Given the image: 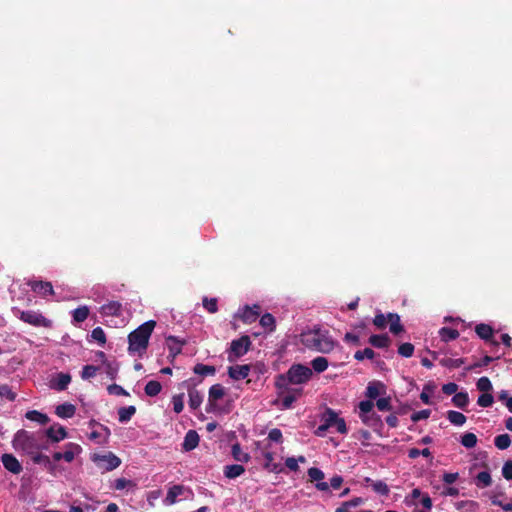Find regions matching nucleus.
I'll return each mask as SVG.
<instances>
[{"label": "nucleus", "mask_w": 512, "mask_h": 512, "mask_svg": "<svg viewBox=\"0 0 512 512\" xmlns=\"http://www.w3.org/2000/svg\"><path fill=\"white\" fill-rule=\"evenodd\" d=\"M299 342L308 350L328 354L337 346L329 331L315 325L299 334Z\"/></svg>", "instance_id": "obj_1"}, {"label": "nucleus", "mask_w": 512, "mask_h": 512, "mask_svg": "<svg viewBox=\"0 0 512 512\" xmlns=\"http://www.w3.org/2000/svg\"><path fill=\"white\" fill-rule=\"evenodd\" d=\"M12 447L15 451L28 456L38 450H47L48 444L44 441L42 431L30 432L20 429L13 436Z\"/></svg>", "instance_id": "obj_2"}, {"label": "nucleus", "mask_w": 512, "mask_h": 512, "mask_svg": "<svg viewBox=\"0 0 512 512\" xmlns=\"http://www.w3.org/2000/svg\"><path fill=\"white\" fill-rule=\"evenodd\" d=\"M156 326V322L153 320H149L143 324H141L138 328L132 331L128 335V352L131 355H137L142 357L149 344V339L153 333V330Z\"/></svg>", "instance_id": "obj_3"}, {"label": "nucleus", "mask_w": 512, "mask_h": 512, "mask_svg": "<svg viewBox=\"0 0 512 512\" xmlns=\"http://www.w3.org/2000/svg\"><path fill=\"white\" fill-rule=\"evenodd\" d=\"M320 422L321 424L315 430V435L318 437L326 436L331 429L340 434H347L348 432L344 418L340 417L339 413L331 408L324 410L320 416Z\"/></svg>", "instance_id": "obj_4"}, {"label": "nucleus", "mask_w": 512, "mask_h": 512, "mask_svg": "<svg viewBox=\"0 0 512 512\" xmlns=\"http://www.w3.org/2000/svg\"><path fill=\"white\" fill-rule=\"evenodd\" d=\"M312 375V369L302 364H294L287 371L288 381L296 385L308 382Z\"/></svg>", "instance_id": "obj_5"}, {"label": "nucleus", "mask_w": 512, "mask_h": 512, "mask_svg": "<svg viewBox=\"0 0 512 512\" xmlns=\"http://www.w3.org/2000/svg\"><path fill=\"white\" fill-rule=\"evenodd\" d=\"M251 346V340L248 336H241L231 342L228 350V361L235 362L237 359L245 355Z\"/></svg>", "instance_id": "obj_6"}, {"label": "nucleus", "mask_w": 512, "mask_h": 512, "mask_svg": "<svg viewBox=\"0 0 512 512\" xmlns=\"http://www.w3.org/2000/svg\"><path fill=\"white\" fill-rule=\"evenodd\" d=\"M91 459L99 469L104 471H112L118 468L121 464L120 458L112 452H107L105 454H93Z\"/></svg>", "instance_id": "obj_7"}, {"label": "nucleus", "mask_w": 512, "mask_h": 512, "mask_svg": "<svg viewBox=\"0 0 512 512\" xmlns=\"http://www.w3.org/2000/svg\"><path fill=\"white\" fill-rule=\"evenodd\" d=\"M19 318L35 327H51V320L45 318L40 312L27 310L21 311Z\"/></svg>", "instance_id": "obj_8"}, {"label": "nucleus", "mask_w": 512, "mask_h": 512, "mask_svg": "<svg viewBox=\"0 0 512 512\" xmlns=\"http://www.w3.org/2000/svg\"><path fill=\"white\" fill-rule=\"evenodd\" d=\"M190 495H192L191 490L186 488L185 486L173 485L168 489L167 495L163 502L165 505L170 506L175 504L179 499H186Z\"/></svg>", "instance_id": "obj_9"}, {"label": "nucleus", "mask_w": 512, "mask_h": 512, "mask_svg": "<svg viewBox=\"0 0 512 512\" xmlns=\"http://www.w3.org/2000/svg\"><path fill=\"white\" fill-rule=\"evenodd\" d=\"M89 425L93 429L89 434V439L97 444H106L111 434L110 429L95 421H91Z\"/></svg>", "instance_id": "obj_10"}, {"label": "nucleus", "mask_w": 512, "mask_h": 512, "mask_svg": "<svg viewBox=\"0 0 512 512\" xmlns=\"http://www.w3.org/2000/svg\"><path fill=\"white\" fill-rule=\"evenodd\" d=\"M260 315V306L259 305H245L242 308H239L235 313L234 318L240 319L246 324H251L257 320Z\"/></svg>", "instance_id": "obj_11"}, {"label": "nucleus", "mask_w": 512, "mask_h": 512, "mask_svg": "<svg viewBox=\"0 0 512 512\" xmlns=\"http://www.w3.org/2000/svg\"><path fill=\"white\" fill-rule=\"evenodd\" d=\"M475 332L485 342L489 343L494 349L499 347V342L493 337L494 329L489 324L480 323L475 327Z\"/></svg>", "instance_id": "obj_12"}, {"label": "nucleus", "mask_w": 512, "mask_h": 512, "mask_svg": "<svg viewBox=\"0 0 512 512\" xmlns=\"http://www.w3.org/2000/svg\"><path fill=\"white\" fill-rule=\"evenodd\" d=\"M225 395V389L221 384H214L209 389L207 412L215 411L218 408L217 401Z\"/></svg>", "instance_id": "obj_13"}, {"label": "nucleus", "mask_w": 512, "mask_h": 512, "mask_svg": "<svg viewBox=\"0 0 512 512\" xmlns=\"http://www.w3.org/2000/svg\"><path fill=\"white\" fill-rule=\"evenodd\" d=\"M1 462L4 468L12 474L18 475L22 471L21 463L13 454L4 453L1 456Z\"/></svg>", "instance_id": "obj_14"}, {"label": "nucleus", "mask_w": 512, "mask_h": 512, "mask_svg": "<svg viewBox=\"0 0 512 512\" xmlns=\"http://www.w3.org/2000/svg\"><path fill=\"white\" fill-rule=\"evenodd\" d=\"M43 436H46L52 442L58 443L67 438V431L62 425L53 424L43 432Z\"/></svg>", "instance_id": "obj_15"}, {"label": "nucleus", "mask_w": 512, "mask_h": 512, "mask_svg": "<svg viewBox=\"0 0 512 512\" xmlns=\"http://www.w3.org/2000/svg\"><path fill=\"white\" fill-rule=\"evenodd\" d=\"M28 285L40 296L46 297L47 295L54 294V290L50 282L31 280L28 282Z\"/></svg>", "instance_id": "obj_16"}, {"label": "nucleus", "mask_w": 512, "mask_h": 512, "mask_svg": "<svg viewBox=\"0 0 512 512\" xmlns=\"http://www.w3.org/2000/svg\"><path fill=\"white\" fill-rule=\"evenodd\" d=\"M71 382V376L67 373H58L50 381V387L57 391L65 390Z\"/></svg>", "instance_id": "obj_17"}, {"label": "nucleus", "mask_w": 512, "mask_h": 512, "mask_svg": "<svg viewBox=\"0 0 512 512\" xmlns=\"http://www.w3.org/2000/svg\"><path fill=\"white\" fill-rule=\"evenodd\" d=\"M249 372H250V365H247V364L234 365V366H230L228 368L229 377L236 381L245 379L249 375Z\"/></svg>", "instance_id": "obj_18"}, {"label": "nucleus", "mask_w": 512, "mask_h": 512, "mask_svg": "<svg viewBox=\"0 0 512 512\" xmlns=\"http://www.w3.org/2000/svg\"><path fill=\"white\" fill-rule=\"evenodd\" d=\"M122 305L118 301H110L100 308L102 316H119L121 314Z\"/></svg>", "instance_id": "obj_19"}, {"label": "nucleus", "mask_w": 512, "mask_h": 512, "mask_svg": "<svg viewBox=\"0 0 512 512\" xmlns=\"http://www.w3.org/2000/svg\"><path fill=\"white\" fill-rule=\"evenodd\" d=\"M81 451L82 448L80 447V445L72 442L67 443L64 446L63 460L68 463H71L75 459V457L81 453Z\"/></svg>", "instance_id": "obj_20"}, {"label": "nucleus", "mask_w": 512, "mask_h": 512, "mask_svg": "<svg viewBox=\"0 0 512 512\" xmlns=\"http://www.w3.org/2000/svg\"><path fill=\"white\" fill-rule=\"evenodd\" d=\"M199 444V435L195 430H189L182 444V448L185 451H191L195 449Z\"/></svg>", "instance_id": "obj_21"}, {"label": "nucleus", "mask_w": 512, "mask_h": 512, "mask_svg": "<svg viewBox=\"0 0 512 512\" xmlns=\"http://www.w3.org/2000/svg\"><path fill=\"white\" fill-rule=\"evenodd\" d=\"M76 407L71 403H63L56 407L55 414L63 419L71 418L75 415Z\"/></svg>", "instance_id": "obj_22"}, {"label": "nucleus", "mask_w": 512, "mask_h": 512, "mask_svg": "<svg viewBox=\"0 0 512 512\" xmlns=\"http://www.w3.org/2000/svg\"><path fill=\"white\" fill-rule=\"evenodd\" d=\"M25 418L30 421L36 422L42 426L48 424L50 421V418L46 414L37 410L27 411L25 414Z\"/></svg>", "instance_id": "obj_23"}, {"label": "nucleus", "mask_w": 512, "mask_h": 512, "mask_svg": "<svg viewBox=\"0 0 512 512\" xmlns=\"http://www.w3.org/2000/svg\"><path fill=\"white\" fill-rule=\"evenodd\" d=\"M166 342H167V346L170 351V354L173 356L178 355L182 350V346L184 345V341L178 339L175 336L167 337Z\"/></svg>", "instance_id": "obj_24"}, {"label": "nucleus", "mask_w": 512, "mask_h": 512, "mask_svg": "<svg viewBox=\"0 0 512 512\" xmlns=\"http://www.w3.org/2000/svg\"><path fill=\"white\" fill-rule=\"evenodd\" d=\"M189 406L192 410H196L200 407L203 402V395L196 389L192 388L188 390Z\"/></svg>", "instance_id": "obj_25"}, {"label": "nucleus", "mask_w": 512, "mask_h": 512, "mask_svg": "<svg viewBox=\"0 0 512 512\" xmlns=\"http://www.w3.org/2000/svg\"><path fill=\"white\" fill-rule=\"evenodd\" d=\"M364 503L361 497H355L349 501H345L339 506L335 512H351V509L356 508Z\"/></svg>", "instance_id": "obj_26"}, {"label": "nucleus", "mask_w": 512, "mask_h": 512, "mask_svg": "<svg viewBox=\"0 0 512 512\" xmlns=\"http://www.w3.org/2000/svg\"><path fill=\"white\" fill-rule=\"evenodd\" d=\"M245 472V468L240 464L227 465L224 468V475L229 479L241 476Z\"/></svg>", "instance_id": "obj_27"}, {"label": "nucleus", "mask_w": 512, "mask_h": 512, "mask_svg": "<svg viewBox=\"0 0 512 512\" xmlns=\"http://www.w3.org/2000/svg\"><path fill=\"white\" fill-rule=\"evenodd\" d=\"M374 407V403L371 400L361 401L359 403V414L363 422L367 423L370 418V413L372 412Z\"/></svg>", "instance_id": "obj_28"}, {"label": "nucleus", "mask_w": 512, "mask_h": 512, "mask_svg": "<svg viewBox=\"0 0 512 512\" xmlns=\"http://www.w3.org/2000/svg\"><path fill=\"white\" fill-rule=\"evenodd\" d=\"M231 453L238 462L247 463L250 460V455L244 452L238 443L232 445Z\"/></svg>", "instance_id": "obj_29"}, {"label": "nucleus", "mask_w": 512, "mask_h": 512, "mask_svg": "<svg viewBox=\"0 0 512 512\" xmlns=\"http://www.w3.org/2000/svg\"><path fill=\"white\" fill-rule=\"evenodd\" d=\"M369 343L376 348H386L390 343V339L387 334L372 335L369 338Z\"/></svg>", "instance_id": "obj_30"}, {"label": "nucleus", "mask_w": 512, "mask_h": 512, "mask_svg": "<svg viewBox=\"0 0 512 512\" xmlns=\"http://www.w3.org/2000/svg\"><path fill=\"white\" fill-rule=\"evenodd\" d=\"M389 322L390 332L393 334H399L403 331V326L400 323V317L397 314L389 313L387 315Z\"/></svg>", "instance_id": "obj_31"}, {"label": "nucleus", "mask_w": 512, "mask_h": 512, "mask_svg": "<svg viewBox=\"0 0 512 512\" xmlns=\"http://www.w3.org/2000/svg\"><path fill=\"white\" fill-rule=\"evenodd\" d=\"M136 413L135 406L121 407L118 410L119 421L121 423H127L131 420L133 415Z\"/></svg>", "instance_id": "obj_32"}, {"label": "nucleus", "mask_w": 512, "mask_h": 512, "mask_svg": "<svg viewBox=\"0 0 512 512\" xmlns=\"http://www.w3.org/2000/svg\"><path fill=\"white\" fill-rule=\"evenodd\" d=\"M477 442H478V438H477L476 434H474L472 432H466L460 438L461 445L467 449L474 448L476 446Z\"/></svg>", "instance_id": "obj_33"}, {"label": "nucleus", "mask_w": 512, "mask_h": 512, "mask_svg": "<svg viewBox=\"0 0 512 512\" xmlns=\"http://www.w3.org/2000/svg\"><path fill=\"white\" fill-rule=\"evenodd\" d=\"M384 386L380 382H370L366 389V396L369 399H376L381 394V389Z\"/></svg>", "instance_id": "obj_34"}, {"label": "nucleus", "mask_w": 512, "mask_h": 512, "mask_svg": "<svg viewBox=\"0 0 512 512\" xmlns=\"http://www.w3.org/2000/svg\"><path fill=\"white\" fill-rule=\"evenodd\" d=\"M312 369L317 373L324 372L328 366V360L325 357L318 356L311 361Z\"/></svg>", "instance_id": "obj_35"}, {"label": "nucleus", "mask_w": 512, "mask_h": 512, "mask_svg": "<svg viewBox=\"0 0 512 512\" xmlns=\"http://www.w3.org/2000/svg\"><path fill=\"white\" fill-rule=\"evenodd\" d=\"M73 320L77 323L84 322L89 316V308L80 306L72 311Z\"/></svg>", "instance_id": "obj_36"}, {"label": "nucleus", "mask_w": 512, "mask_h": 512, "mask_svg": "<svg viewBox=\"0 0 512 512\" xmlns=\"http://www.w3.org/2000/svg\"><path fill=\"white\" fill-rule=\"evenodd\" d=\"M34 464H39L43 466L50 465V458L42 453V450H38L37 452H33L28 455Z\"/></svg>", "instance_id": "obj_37"}, {"label": "nucleus", "mask_w": 512, "mask_h": 512, "mask_svg": "<svg viewBox=\"0 0 512 512\" xmlns=\"http://www.w3.org/2000/svg\"><path fill=\"white\" fill-rule=\"evenodd\" d=\"M452 403L460 408V409H464L468 403H469V398H468V394L466 392H459V393H456L453 397H452Z\"/></svg>", "instance_id": "obj_38"}, {"label": "nucleus", "mask_w": 512, "mask_h": 512, "mask_svg": "<svg viewBox=\"0 0 512 512\" xmlns=\"http://www.w3.org/2000/svg\"><path fill=\"white\" fill-rule=\"evenodd\" d=\"M492 483L491 475L488 471H481L476 476V485L484 488L490 486Z\"/></svg>", "instance_id": "obj_39"}, {"label": "nucleus", "mask_w": 512, "mask_h": 512, "mask_svg": "<svg viewBox=\"0 0 512 512\" xmlns=\"http://www.w3.org/2000/svg\"><path fill=\"white\" fill-rule=\"evenodd\" d=\"M495 446L500 450H505L511 445V437L508 434H500L494 438Z\"/></svg>", "instance_id": "obj_40"}, {"label": "nucleus", "mask_w": 512, "mask_h": 512, "mask_svg": "<svg viewBox=\"0 0 512 512\" xmlns=\"http://www.w3.org/2000/svg\"><path fill=\"white\" fill-rule=\"evenodd\" d=\"M195 374L201 375V376H208V375H214L216 372V369L214 366L205 365V364H196L193 369Z\"/></svg>", "instance_id": "obj_41"}, {"label": "nucleus", "mask_w": 512, "mask_h": 512, "mask_svg": "<svg viewBox=\"0 0 512 512\" xmlns=\"http://www.w3.org/2000/svg\"><path fill=\"white\" fill-rule=\"evenodd\" d=\"M162 386L158 381L151 380L145 386V393L148 396L154 397L161 392Z\"/></svg>", "instance_id": "obj_42"}, {"label": "nucleus", "mask_w": 512, "mask_h": 512, "mask_svg": "<svg viewBox=\"0 0 512 512\" xmlns=\"http://www.w3.org/2000/svg\"><path fill=\"white\" fill-rule=\"evenodd\" d=\"M260 324L263 328L273 331L275 328V319L272 314L266 313L260 318Z\"/></svg>", "instance_id": "obj_43"}, {"label": "nucleus", "mask_w": 512, "mask_h": 512, "mask_svg": "<svg viewBox=\"0 0 512 512\" xmlns=\"http://www.w3.org/2000/svg\"><path fill=\"white\" fill-rule=\"evenodd\" d=\"M371 486L373 490L380 495L387 496L389 494L390 490L388 485L381 480L371 481Z\"/></svg>", "instance_id": "obj_44"}, {"label": "nucleus", "mask_w": 512, "mask_h": 512, "mask_svg": "<svg viewBox=\"0 0 512 512\" xmlns=\"http://www.w3.org/2000/svg\"><path fill=\"white\" fill-rule=\"evenodd\" d=\"M467 418L466 416L458 411H452L450 410V423L455 426H462L465 424Z\"/></svg>", "instance_id": "obj_45"}, {"label": "nucleus", "mask_w": 512, "mask_h": 512, "mask_svg": "<svg viewBox=\"0 0 512 512\" xmlns=\"http://www.w3.org/2000/svg\"><path fill=\"white\" fill-rule=\"evenodd\" d=\"M173 410L179 414L184 409V394H177L172 397Z\"/></svg>", "instance_id": "obj_46"}, {"label": "nucleus", "mask_w": 512, "mask_h": 512, "mask_svg": "<svg viewBox=\"0 0 512 512\" xmlns=\"http://www.w3.org/2000/svg\"><path fill=\"white\" fill-rule=\"evenodd\" d=\"M307 473L310 481L315 483L319 482L320 480H324L325 477L324 472L316 467L309 468Z\"/></svg>", "instance_id": "obj_47"}, {"label": "nucleus", "mask_w": 512, "mask_h": 512, "mask_svg": "<svg viewBox=\"0 0 512 512\" xmlns=\"http://www.w3.org/2000/svg\"><path fill=\"white\" fill-rule=\"evenodd\" d=\"M421 496H422V492L418 488H415L412 490V492L408 496H406L405 503L407 505L418 506V501Z\"/></svg>", "instance_id": "obj_48"}, {"label": "nucleus", "mask_w": 512, "mask_h": 512, "mask_svg": "<svg viewBox=\"0 0 512 512\" xmlns=\"http://www.w3.org/2000/svg\"><path fill=\"white\" fill-rule=\"evenodd\" d=\"M494 402V398L492 396V394H490L489 392H485V393H482L479 397H478V400H477V404L480 406V407H490Z\"/></svg>", "instance_id": "obj_49"}, {"label": "nucleus", "mask_w": 512, "mask_h": 512, "mask_svg": "<svg viewBox=\"0 0 512 512\" xmlns=\"http://www.w3.org/2000/svg\"><path fill=\"white\" fill-rule=\"evenodd\" d=\"M91 337L102 346L106 343V335L101 327L94 328L91 332Z\"/></svg>", "instance_id": "obj_50"}, {"label": "nucleus", "mask_w": 512, "mask_h": 512, "mask_svg": "<svg viewBox=\"0 0 512 512\" xmlns=\"http://www.w3.org/2000/svg\"><path fill=\"white\" fill-rule=\"evenodd\" d=\"M477 389L483 393L490 392L492 390V383L488 377H481L476 383Z\"/></svg>", "instance_id": "obj_51"}, {"label": "nucleus", "mask_w": 512, "mask_h": 512, "mask_svg": "<svg viewBox=\"0 0 512 512\" xmlns=\"http://www.w3.org/2000/svg\"><path fill=\"white\" fill-rule=\"evenodd\" d=\"M203 306L209 313H216L218 310L216 298H203Z\"/></svg>", "instance_id": "obj_52"}, {"label": "nucleus", "mask_w": 512, "mask_h": 512, "mask_svg": "<svg viewBox=\"0 0 512 512\" xmlns=\"http://www.w3.org/2000/svg\"><path fill=\"white\" fill-rule=\"evenodd\" d=\"M375 356V352L371 348H365L364 350H359L355 353L354 357L356 360L362 361L364 359H373Z\"/></svg>", "instance_id": "obj_53"}, {"label": "nucleus", "mask_w": 512, "mask_h": 512, "mask_svg": "<svg viewBox=\"0 0 512 512\" xmlns=\"http://www.w3.org/2000/svg\"><path fill=\"white\" fill-rule=\"evenodd\" d=\"M97 371H98V367L93 366V365H86L82 369L81 377L84 380H88L90 378H93L96 375Z\"/></svg>", "instance_id": "obj_54"}, {"label": "nucleus", "mask_w": 512, "mask_h": 512, "mask_svg": "<svg viewBox=\"0 0 512 512\" xmlns=\"http://www.w3.org/2000/svg\"><path fill=\"white\" fill-rule=\"evenodd\" d=\"M107 391L110 395H117V396H128L129 393L120 385L117 384H111L108 386Z\"/></svg>", "instance_id": "obj_55"}, {"label": "nucleus", "mask_w": 512, "mask_h": 512, "mask_svg": "<svg viewBox=\"0 0 512 512\" xmlns=\"http://www.w3.org/2000/svg\"><path fill=\"white\" fill-rule=\"evenodd\" d=\"M0 397H4L10 401H14L16 399V394L10 389L8 385L0 384Z\"/></svg>", "instance_id": "obj_56"}, {"label": "nucleus", "mask_w": 512, "mask_h": 512, "mask_svg": "<svg viewBox=\"0 0 512 512\" xmlns=\"http://www.w3.org/2000/svg\"><path fill=\"white\" fill-rule=\"evenodd\" d=\"M414 352V346L411 343H403L398 348V353L403 357H411Z\"/></svg>", "instance_id": "obj_57"}, {"label": "nucleus", "mask_w": 512, "mask_h": 512, "mask_svg": "<svg viewBox=\"0 0 512 512\" xmlns=\"http://www.w3.org/2000/svg\"><path fill=\"white\" fill-rule=\"evenodd\" d=\"M103 365H104L105 373L107 374V376L110 377L111 379H115L117 372H118L117 365L115 363L108 362V361L105 362Z\"/></svg>", "instance_id": "obj_58"}, {"label": "nucleus", "mask_w": 512, "mask_h": 512, "mask_svg": "<svg viewBox=\"0 0 512 512\" xmlns=\"http://www.w3.org/2000/svg\"><path fill=\"white\" fill-rule=\"evenodd\" d=\"M420 455L424 456V457H429L431 455L430 453V450L428 448H425L423 450H420V449H417V448H411L409 451H408V456L411 458V459H416L417 457H419Z\"/></svg>", "instance_id": "obj_59"}, {"label": "nucleus", "mask_w": 512, "mask_h": 512, "mask_svg": "<svg viewBox=\"0 0 512 512\" xmlns=\"http://www.w3.org/2000/svg\"><path fill=\"white\" fill-rule=\"evenodd\" d=\"M373 323L377 328L383 329L388 323V317L381 313L377 314L373 320Z\"/></svg>", "instance_id": "obj_60"}, {"label": "nucleus", "mask_w": 512, "mask_h": 512, "mask_svg": "<svg viewBox=\"0 0 512 512\" xmlns=\"http://www.w3.org/2000/svg\"><path fill=\"white\" fill-rule=\"evenodd\" d=\"M268 439L272 442L281 443L282 442V432L278 428L271 429L268 433Z\"/></svg>", "instance_id": "obj_61"}, {"label": "nucleus", "mask_w": 512, "mask_h": 512, "mask_svg": "<svg viewBox=\"0 0 512 512\" xmlns=\"http://www.w3.org/2000/svg\"><path fill=\"white\" fill-rule=\"evenodd\" d=\"M502 475L506 480H512V460H508L504 463Z\"/></svg>", "instance_id": "obj_62"}, {"label": "nucleus", "mask_w": 512, "mask_h": 512, "mask_svg": "<svg viewBox=\"0 0 512 512\" xmlns=\"http://www.w3.org/2000/svg\"><path fill=\"white\" fill-rule=\"evenodd\" d=\"M491 502L493 505L500 506L506 512H512V502L503 503L501 500L498 499V496L492 497Z\"/></svg>", "instance_id": "obj_63"}, {"label": "nucleus", "mask_w": 512, "mask_h": 512, "mask_svg": "<svg viewBox=\"0 0 512 512\" xmlns=\"http://www.w3.org/2000/svg\"><path fill=\"white\" fill-rule=\"evenodd\" d=\"M376 406L380 411H389L391 409L390 399L386 397L379 398L376 402Z\"/></svg>", "instance_id": "obj_64"}]
</instances>
